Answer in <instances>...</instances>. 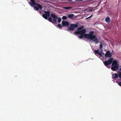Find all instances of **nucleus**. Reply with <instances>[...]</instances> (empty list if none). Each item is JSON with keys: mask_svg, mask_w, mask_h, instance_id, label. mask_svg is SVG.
Here are the masks:
<instances>
[{"mask_svg": "<svg viewBox=\"0 0 121 121\" xmlns=\"http://www.w3.org/2000/svg\"><path fill=\"white\" fill-rule=\"evenodd\" d=\"M44 13H45V14H44L46 15V16H47L48 17H49V16L50 15V13L49 11H45Z\"/></svg>", "mask_w": 121, "mask_h": 121, "instance_id": "9", "label": "nucleus"}, {"mask_svg": "<svg viewBox=\"0 0 121 121\" xmlns=\"http://www.w3.org/2000/svg\"><path fill=\"white\" fill-rule=\"evenodd\" d=\"M42 16L43 17L46 19H47L48 18V17H49L47 16H46L44 14H43Z\"/></svg>", "mask_w": 121, "mask_h": 121, "instance_id": "15", "label": "nucleus"}, {"mask_svg": "<svg viewBox=\"0 0 121 121\" xmlns=\"http://www.w3.org/2000/svg\"><path fill=\"white\" fill-rule=\"evenodd\" d=\"M114 60L113 58H110L107 60L105 61L104 62V64L106 67H108L109 65L112 64Z\"/></svg>", "mask_w": 121, "mask_h": 121, "instance_id": "4", "label": "nucleus"}, {"mask_svg": "<svg viewBox=\"0 0 121 121\" xmlns=\"http://www.w3.org/2000/svg\"><path fill=\"white\" fill-rule=\"evenodd\" d=\"M39 13H42V12H41V11H39Z\"/></svg>", "mask_w": 121, "mask_h": 121, "instance_id": "25", "label": "nucleus"}, {"mask_svg": "<svg viewBox=\"0 0 121 121\" xmlns=\"http://www.w3.org/2000/svg\"><path fill=\"white\" fill-rule=\"evenodd\" d=\"M119 64L117 61L114 60L111 66V69L113 71H117L118 69Z\"/></svg>", "mask_w": 121, "mask_h": 121, "instance_id": "2", "label": "nucleus"}, {"mask_svg": "<svg viewBox=\"0 0 121 121\" xmlns=\"http://www.w3.org/2000/svg\"><path fill=\"white\" fill-rule=\"evenodd\" d=\"M112 76V78L113 79L118 78L119 76V74L116 73L113 74Z\"/></svg>", "mask_w": 121, "mask_h": 121, "instance_id": "8", "label": "nucleus"}, {"mask_svg": "<svg viewBox=\"0 0 121 121\" xmlns=\"http://www.w3.org/2000/svg\"><path fill=\"white\" fill-rule=\"evenodd\" d=\"M70 25L72 26L73 28L77 27L78 26V25L76 24H71Z\"/></svg>", "mask_w": 121, "mask_h": 121, "instance_id": "13", "label": "nucleus"}, {"mask_svg": "<svg viewBox=\"0 0 121 121\" xmlns=\"http://www.w3.org/2000/svg\"><path fill=\"white\" fill-rule=\"evenodd\" d=\"M70 27L68 28L69 30H70L73 31L74 30V29L71 25H70Z\"/></svg>", "mask_w": 121, "mask_h": 121, "instance_id": "14", "label": "nucleus"}, {"mask_svg": "<svg viewBox=\"0 0 121 121\" xmlns=\"http://www.w3.org/2000/svg\"><path fill=\"white\" fill-rule=\"evenodd\" d=\"M62 23L63 26L68 27L69 24V22L67 21H63L62 22Z\"/></svg>", "mask_w": 121, "mask_h": 121, "instance_id": "6", "label": "nucleus"}, {"mask_svg": "<svg viewBox=\"0 0 121 121\" xmlns=\"http://www.w3.org/2000/svg\"><path fill=\"white\" fill-rule=\"evenodd\" d=\"M112 56V54H111L109 51H107L106 53L105 54V57H110Z\"/></svg>", "mask_w": 121, "mask_h": 121, "instance_id": "7", "label": "nucleus"}, {"mask_svg": "<svg viewBox=\"0 0 121 121\" xmlns=\"http://www.w3.org/2000/svg\"><path fill=\"white\" fill-rule=\"evenodd\" d=\"M74 15L73 14H69L68 15V17L69 18L72 19Z\"/></svg>", "mask_w": 121, "mask_h": 121, "instance_id": "12", "label": "nucleus"}, {"mask_svg": "<svg viewBox=\"0 0 121 121\" xmlns=\"http://www.w3.org/2000/svg\"><path fill=\"white\" fill-rule=\"evenodd\" d=\"M92 15H93V14H92L91 15V16H90V17H88L87 18H86V20H88L89 19V18H90L91 17H92Z\"/></svg>", "mask_w": 121, "mask_h": 121, "instance_id": "22", "label": "nucleus"}, {"mask_svg": "<svg viewBox=\"0 0 121 121\" xmlns=\"http://www.w3.org/2000/svg\"><path fill=\"white\" fill-rule=\"evenodd\" d=\"M59 27V28H62L63 26V25H61V24H59L57 25Z\"/></svg>", "mask_w": 121, "mask_h": 121, "instance_id": "18", "label": "nucleus"}, {"mask_svg": "<svg viewBox=\"0 0 121 121\" xmlns=\"http://www.w3.org/2000/svg\"><path fill=\"white\" fill-rule=\"evenodd\" d=\"M119 78L121 79V72H120L119 73Z\"/></svg>", "mask_w": 121, "mask_h": 121, "instance_id": "21", "label": "nucleus"}, {"mask_svg": "<svg viewBox=\"0 0 121 121\" xmlns=\"http://www.w3.org/2000/svg\"><path fill=\"white\" fill-rule=\"evenodd\" d=\"M94 33L93 31H90L89 34H86L83 35H81L79 36L80 39H82L83 37L89 39L90 40H92L96 44L98 43V40L95 35H93Z\"/></svg>", "mask_w": 121, "mask_h": 121, "instance_id": "1", "label": "nucleus"}, {"mask_svg": "<svg viewBox=\"0 0 121 121\" xmlns=\"http://www.w3.org/2000/svg\"><path fill=\"white\" fill-rule=\"evenodd\" d=\"M94 52H95V54H98L100 56H102V55L99 52V50H95Z\"/></svg>", "mask_w": 121, "mask_h": 121, "instance_id": "11", "label": "nucleus"}, {"mask_svg": "<svg viewBox=\"0 0 121 121\" xmlns=\"http://www.w3.org/2000/svg\"><path fill=\"white\" fill-rule=\"evenodd\" d=\"M76 0V1L80 0V1H82V0Z\"/></svg>", "mask_w": 121, "mask_h": 121, "instance_id": "24", "label": "nucleus"}, {"mask_svg": "<svg viewBox=\"0 0 121 121\" xmlns=\"http://www.w3.org/2000/svg\"><path fill=\"white\" fill-rule=\"evenodd\" d=\"M103 44L102 43H101L99 45V48L100 49H102L103 48Z\"/></svg>", "mask_w": 121, "mask_h": 121, "instance_id": "19", "label": "nucleus"}, {"mask_svg": "<svg viewBox=\"0 0 121 121\" xmlns=\"http://www.w3.org/2000/svg\"><path fill=\"white\" fill-rule=\"evenodd\" d=\"M51 16L53 19L52 20L51 17H49L48 19V21L52 23H56V19L58 18V17L55 14L53 13L51 14Z\"/></svg>", "mask_w": 121, "mask_h": 121, "instance_id": "3", "label": "nucleus"}, {"mask_svg": "<svg viewBox=\"0 0 121 121\" xmlns=\"http://www.w3.org/2000/svg\"><path fill=\"white\" fill-rule=\"evenodd\" d=\"M120 70L121 71V68H120Z\"/></svg>", "mask_w": 121, "mask_h": 121, "instance_id": "26", "label": "nucleus"}, {"mask_svg": "<svg viewBox=\"0 0 121 121\" xmlns=\"http://www.w3.org/2000/svg\"><path fill=\"white\" fill-rule=\"evenodd\" d=\"M62 19L63 20L66 19L67 18V17L66 16H63L62 18Z\"/></svg>", "mask_w": 121, "mask_h": 121, "instance_id": "20", "label": "nucleus"}, {"mask_svg": "<svg viewBox=\"0 0 121 121\" xmlns=\"http://www.w3.org/2000/svg\"><path fill=\"white\" fill-rule=\"evenodd\" d=\"M92 10H93L92 9H89L88 10V11L89 12H91L92 11Z\"/></svg>", "mask_w": 121, "mask_h": 121, "instance_id": "23", "label": "nucleus"}, {"mask_svg": "<svg viewBox=\"0 0 121 121\" xmlns=\"http://www.w3.org/2000/svg\"><path fill=\"white\" fill-rule=\"evenodd\" d=\"M86 30L84 29L81 30L80 29H78L77 32H75L74 33L75 35L80 34L81 35H83L85 34L86 32Z\"/></svg>", "mask_w": 121, "mask_h": 121, "instance_id": "5", "label": "nucleus"}, {"mask_svg": "<svg viewBox=\"0 0 121 121\" xmlns=\"http://www.w3.org/2000/svg\"><path fill=\"white\" fill-rule=\"evenodd\" d=\"M64 8L65 9H71V7H64Z\"/></svg>", "mask_w": 121, "mask_h": 121, "instance_id": "16", "label": "nucleus"}, {"mask_svg": "<svg viewBox=\"0 0 121 121\" xmlns=\"http://www.w3.org/2000/svg\"><path fill=\"white\" fill-rule=\"evenodd\" d=\"M57 19H58V22L59 23H60L61 21V18L60 17H58Z\"/></svg>", "mask_w": 121, "mask_h": 121, "instance_id": "17", "label": "nucleus"}, {"mask_svg": "<svg viewBox=\"0 0 121 121\" xmlns=\"http://www.w3.org/2000/svg\"><path fill=\"white\" fill-rule=\"evenodd\" d=\"M105 21L107 23L109 22L110 21V19L109 17H107L105 19Z\"/></svg>", "mask_w": 121, "mask_h": 121, "instance_id": "10", "label": "nucleus"}]
</instances>
